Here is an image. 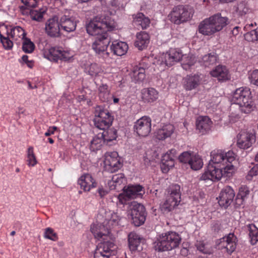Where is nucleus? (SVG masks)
<instances>
[{
    "label": "nucleus",
    "mask_w": 258,
    "mask_h": 258,
    "mask_svg": "<svg viewBox=\"0 0 258 258\" xmlns=\"http://www.w3.org/2000/svg\"><path fill=\"white\" fill-rule=\"evenodd\" d=\"M116 24L110 17H95L86 25L87 33L91 35L98 36L104 33L114 30Z\"/></svg>",
    "instance_id": "f257e3e1"
},
{
    "label": "nucleus",
    "mask_w": 258,
    "mask_h": 258,
    "mask_svg": "<svg viewBox=\"0 0 258 258\" xmlns=\"http://www.w3.org/2000/svg\"><path fill=\"white\" fill-rule=\"evenodd\" d=\"M59 24L63 30L67 32L74 31L77 27V21L73 17L63 15L59 20Z\"/></svg>",
    "instance_id": "6ab92c4d"
},
{
    "label": "nucleus",
    "mask_w": 258,
    "mask_h": 258,
    "mask_svg": "<svg viewBox=\"0 0 258 258\" xmlns=\"http://www.w3.org/2000/svg\"><path fill=\"white\" fill-rule=\"evenodd\" d=\"M237 239L233 233H229L219 240L218 246L219 249H224L231 254L236 249Z\"/></svg>",
    "instance_id": "4468645a"
},
{
    "label": "nucleus",
    "mask_w": 258,
    "mask_h": 258,
    "mask_svg": "<svg viewBox=\"0 0 258 258\" xmlns=\"http://www.w3.org/2000/svg\"><path fill=\"white\" fill-rule=\"evenodd\" d=\"M23 41V50L26 53H32L35 48V45L33 42L27 38H25Z\"/></svg>",
    "instance_id": "603ef678"
},
{
    "label": "nucleus",
    "mask_w": 258,
    "mask_h": 258,
    "mask_svg": "<svg viewBox=\"0 0 258 258\" xmlns=\"http://www.w3.org/2000/svg\"><path fill=\"white\" fill-rule=\"evenodd\" d=\"M133 22L134 24L141 27L143 29H145L150 26V20L145 16L142 13H138L133 16Z\"/></svg>",
    "instance_id": "473e14b6"
},
{
    "label": "nucleus",
    "mask_w": 258,
    "mask_h": 258,
    "mask_svg": "<svg viewBox=\"0 0 258 258\" xmlns=\"http://www.w3.org/2000/svg\"><path fill=\"white\" fill-rule=\"evenodd\" d=\"M168 194L165 201L160 204V209L164 213L172 211L180 202L181 192L180 185L177 184L171 185L168 189Z\"/></svg>",
    "instance_id": "39448f33"
},
{
    "label": "nucleus",
    "mask_w": 258,
    "mask_h": 258,
    "mask_svg": "<svg viewBox=\"0 0 258 258\" xmlns=\"http://www.w3.org/2000/svg\"><path fill=\"white\" fill-rule=\"evenodd\" d=\"M249 79L251 84L258 86V70H255L249 74Z\"/></svg>",
    "instance_id": "680f3d73"
},
{
    "label": "nucleus",
    "mask_w": 258,
    "mask_h": 258,
    "mask_svg": "<svg viewBox=\"0 0 258 258\" xmlns=\"http://www.w3.org/2000/svg\"><path fill=\"white\" fill-rule=\"evenodd\" d=\"M60 27L58 18L57 16H54L46 21L45 27V32L51 37H59L61 35Z\"/></svg>",
    "instance_id": "dca6fc26"
},
{
    "label": "nucleus",
    "mask_w": 258,
    "mask_h": 258,
    "mask_svg": "<svg viewBox=\"0 0 258 258\" xmlns=\"http://www.w3.org/2000/svg\"><path fill=\"white\" fill-rule=\"evenodd\" d=\"M9 32L5 25L0 26V40L4 47L7 50H10L13 46V42L9 39Z\"/></svg>",
    "instance_id": "bb28decb"
},
{
    "label": "nucleus",
    "mask_w": 258,
    "mask_h": 258,
    "mask_svg": "<svg viewBox=\"0 0 258 258\" xmlns=\"http://www.w3.org/2000/svg\"><path fill=\"white\" fill-rule=\"evenodd\" d=\"M73 56V53L70 51L64 50L61 48V54L59 59L64 61L69 60Z\"/></svg>",
    "instance_id": "e2e57ef3"
},
{
    "label": "nucleus",
    "mask_w": 258,
    "mask_h": 258,
    "mask_svg": "<svg viewBox=\"0 0 258 258\" xmlns=\"http://www.w3.org/2000/svg\"><path fill=\"white\" fill-rule=\"evenodd\" d=\"M43 237L53 241H56L58 239L57 234L50 227L44 229Z\"/></svg>",
    "instance_id": "864d4df0"
},
{
    "label": "nucleus",
    "mask_w": 258,
    "mask_h": 258,
    "mask_svg": "<svg viewBox=\"0 0 258 258\" xmlns=\"http://www.w3.org/2000/svg\"><path fill=\"white\" fill-rule=\"evenodd\" d=\"M90 231L94 237L98 240H107L108 237V231L103 224L97 223L91 225Z\"/></svg>",
    "instance_id": "5701e85b"
},
{
    "label": "nucleus",
    "mask_w": 258,
    "mask_h": 258,
    "mask_svg": "<svg viewBox=\"0 0 258 258\" xmlns=\"http://www.w3.org/2000/svg\"><path fill=\"white\" fill-rule=\"evenodd\" d=\"M212 126V121L208 116H200L196 121L197 129L202 135L210 132Z\"/></svg>",
    "instance_id": "412c9836"
},
{
    "label": "nucleus",
    "mask_w": 258,
    "mask_h": 258,
    "mask_svg": "<svg viewBox=\"0 0 258 258\" xmlns=\"http://www.w3.org/2000/svg\"><path fill=\"white\" fill-rule=\"evenodd\" d=\"M78 183L80 185L81 188L85 191H89L97 185L96 180L89 173H85L81 175L78 180Z\"/></svg>",
    "instance_id": "a211bd4d"
},
{
    "label": "nucleus",
    "mask_w": 258,
    "mask_h": 258,
    "mask_svg": "<svg viewBox=\"0 0 258 258\" xmlns=\"http://www.w3.org/2000/svg\"><path fill=\"white\" fill-rule=\"evenodd\" d=\"M181 241L179 234L176 232L168 231L159 236L154 242L156 250H170L178 247Z\"/></svg>",
    "instance_id": "7ed1b4c3"
},
{
    "label": "nucleus",
    "mask_w": 258,
    "mask_h": 258,
    "mask_svg": "<svg viewBox=\"0 0 258 258\" xmlns=\"http://www.w3.org/2000/svg\"><path fill=\"white\" fill-rule=\"evenodd\" d=\"M106 143L101 136H95L91 141L90 148L92 151H96L100 149L103 143Z\"/></svg>",
    "instance_id": "09e8293b"
},
{
    "label": "nucleus",
    "mask_w": 258,
    "mask_h": 258,
    "mask_svg": "<svg viewBox=\"0 0 258 258\" xmlns=\"http://www.w3.org/2000/svg\"><path fill=\"white\" fill-rule=\"evenodd\" d=\"M145 69L141 66V64L135 66L132 71V77L136 82H142L145 78Z\"/></svg>",
    "instance_id": "e433bc0d"
},
{
    "label": "nucleus",
    "mask_w": 258,
    "mask_h": 258,
    "mask_svg": "<svg viewBox=\"0 0 258 258\" xmlns=\"http://www.w3.org/2000/svg\"><path fill=\"white\" fill-rule=\"evenodd\" d=\"M189 165H190L191 168L193 170H199L201 169L203 165L202 159L199 155H195L192 158V160L189 164Z\"/></svg>",
    "instance_id": "3c124183"
},
{
    "label": "nucleus",
    "mask_w": 258,
    "mask_h": 258,
    "mask_svg": "<svg viewBox=\"0 0 258 258\" xmlns=\"http://www.w3.org/2000/svg\"><path fill=\"white\" fill-rule=\"evenodd\" d=\"M104 164L106 169L110 172L117 171L121 167L118 153L116 151L107 152L105 156Z\"/></svg>",
    "instance_id": "2eb2a0df"
},
{
    "label": "nucleus",
    "mask_w": 258,
    "mask_h": 258,
    "mask_svg": "<svg viewBox=\"0 0 258 258\" xmlns=\"http://www.w3.org/2000/svg\"><path fill=\"white\" fill-rule=\"evenodd\" d=\"M101 248L103 249V253L108 252L109 255H115L116 253V246L114 244L110 241H103L98 244L97 248Z\"/></svg>",
    "instance_id": "c9c22d12"
},
{
    "label": "nucleus",
    "mask_w": 258,
    "mask_h": 258,
    "mask_svg": "<svg viewBox=\"0 0 258 258\" xmlns=\"http://www.w3.org/2000/svg\"><path fill=\"white\" fill-rule=\"evenodd\" d=\"M119 218L118 216L114 214L111 215L110 219H106L103 222V225L105 226V228L107 229L108 235L110 233L111 229L114 228L118 224Z\"/></svg>",
    "instance_id": "49530a36"
},
{
    "label": "nucleus",
    "mask_w": 258,
    "mask_h": 258,
    "mask_svg": "<svg viewBox=\"0 0 258 258\" xmlns=\"http://www.w3.org/2000/svg\"><path fill=\"white\" fill-rule=\"evenodd\" d=\"M184 87L186 90L196 89L200 84V76L198 75H187L183 79Z\"/></svg>",
    "instance_id": "c85d7f7f"
},
{
    "label": "nucleus",
    "mask_w": 258,
    "mask_h": 258,
    "mask_svg": "<svg viewBox=\"0 0 258 258\" xmlns=\"http://www.w3.org/2000/svg\"><path fill=\"white\" fill-rule=\"evenodd\" d=\"M212 76L217 78L219 81H226L230 78L229 70L226 67L222 65L217 66L211 72Z\"/></svg>",
    "instance_id": "b1692460"
},
{
    "label": "nucleus",
    "mask_w": 258,
    "mask_h": 258,
    "mask_svg": "<svg viewBox=\"0 0 258 258\" xmlns=\"http://www.w3.org/2000/svg\"><path fill=\"white\" fill-rule=\"evenodd\" d=\"M150 40L149 34L144 31L137 33L135 45L140 50H143L147 47Z\"/></svg>",
    "instance_id": "c756f323"
},
{
    "label": "nucleus",
    "mask_w": 258,
    "mask_h": 258,
    "mask_svg": "<svg viewBox=\"0 0 258 258\" xmlns=\"http://www.w3.org/2000/svg\"><path fill=\"white\" fill-rule=\"evenodd\" d=\"M110 42V39L108 33H104L102 35L96 37L92 44V49L98 56L102 58L105 61H108L111 58L110 53L107 51Z\"/></svg>",
    "instance_id": "423d86ee"
},
{
    "label": "nucleus",
    "mask_w": 258,
    "mask_h": 258,
    "mask_svg": "<svg viewBox=\"0 0 258 258\" xmlns=\"http://www.w3.org/2000/svg\"><path fill=\"white\" fill-rule=\"evenodd\" d=\"M249 236L252 245H254L258 241V228L254 224L248 225Z\"/></svg>",
    "instance_id": "de8ad7c7"
},
{
    "label": "nucleus",
    "mask_w": 258,
    "mask_h": 258,
    "mask_svg": "<svg viewBox=\"0 0 258 258\" xmlns=\"http://www.w3.org/2000/svg\"><path fill=\"white\" fill-rule=\"evenodd\" d=\"M253 26L252 23L247 24L244 27V29L245 31H250L247 32L245 35V39L248 41H258V27L254 30H251V28Z\"/></svg>",
    "instance_id": "f704fd0d"
},
{
    "label": "nucleus",
    "mask_w": 258,
    "mask_h": 258,
    "mask_svg": "<svg viewBox=\"0 0 258 258\" xmlns=\"http://www.w3.org/2000/svg\"><path fill=\"white\" fill-rule=\"evenodd\" d=\"M258 175V164L254 165L250 170L248 172L246 176V179L247 180H251L253 176Z\"/></svg>",
    "instance_id": "bf43d9fd"
},
{
    "label": "nucleus",
    "mask_w": 258,
    "mask_h": 258,
    "mask_svg": "<svg viewBox=\"0 0 258 258\" xmlns=\"http://www.w3.org/2000/svg\"><path fill=\"white\" fill-rule=\"evenodd\" d=\"M130 215L132 223L136 226L143 225L146 220V213L144 206L136 202L131 203Z\"/></svg>",
    "instance_id": "9d476101"
},
{
    "label": "nucleus",
    "mask_w": 258,
    "mask_h": 258,
    "mask_svg": "<svg viewBox=\"0 0 258 258\" xmlns=\"http://www.w3.org/2000/svg\"><path fill=\"white\" fill-rule=\"evenodd\" d=\"M192 16V11L188 6L178 5L173 8L168 18L171 22L179 25L189 20Z\"/></svg>",
    "instance_id": "0eeeda50"
},
{
    "label": "nucleus",
    "mask_w": 258,
    "mask_h": 258,
    "mask_svg": "<svg viewBox=\"0 0 258 258\" xmlns=\"http://www.w3.org/2000/svg\"><path fill=\"white\" fill-rule=\"evenodd\" d=\"M232 102L239 105L241 112L249 113L253 109V103L251 97L250 89L246 87H240L234 92Z\"/></svg>",
    "instance_id": "20e7f679"
},
{
    "label": "nucleus",
    "mask_w": 258,
    "mask_h": 258,
    "mask_svg": "<svg viewBox=\"0 0 258 258\" xmlns=\"http://www.w3.org/2000/svg\"><path fill=\"white\" fill-rule=\"evenodd\" d=\"M183 56L182 52L179 49L170 48L167 52L161 55L159 61L161 62V64L171 67L179 61Z\"/></svg>",
    "instance_id": "9b49d317"
},
{
    "label": "nucleus",
    "mask_w": 258,
    "mask_h": 258,
    "mask_svg": "<svg viewBox=\"0 0 258 258\" xmlns=\"http://www.w3.org/2000/svg\"><path fill=\"white\" fill-rule=\"evenodd\" d=\"M102 72L101 67L96 63H91L85 68V72L91 76L92 77H95L99 75Z\"/></svg>",
    "instance_id": "a18cd8bd"
},
{
    "label": "nucleus",
    "mask_w": 258,
    "mask_h": 258,
    "mask_svg": "<svg viewBox=\"0 0 258 258\" xmlns=\"http://www.w3.org/2000/svg\"><path fill=\"white\" fill-rule=\"evenodd\" d=\"M175 130L173 125L170 123L164 124L155 133V136L159 140H164L169 138Z\"/></svg>",
    "instance_id": "4be33fe9"
},
{
    "label": "nucleus",
    "mask_w": 258,
    "mask_h": 258,
    "mask_svg": "<svg viewBox=\"0 0 258 258\" xmlns=\"http://www.w3.org/2000/svg\"><path fill=\"white\" fill-rule=\"evenodd\" d=\"M128 47L126 43L117 40L112 42L110 49L114 55L122 56L124 55L128 50Z\"/></svg>",
    "instance_id": "cd10ccee"
},
{
    "label": "nucleus",
    "mask_w": 258,
    "mask_h": 258,
    "mask_svg": "<svg viewBox=\"0 0 258 258\" xmlns=\"http://www.w3.org/2000/svg\"><path fill=\"white\" fill-rule=\"evenodd\" d=\"M255 142V135L254 131H241L237 136V146L242 149L250 148Z\"/></svg>",
    "instance_id": "ddd939ff"
},
{
    "label": "nucleus",
    "mask_w": 258,
    "mask_h": 258,
    "mask_svg": "<svg viewBox=\"0 0 258 258\" xmlns=\"http://www.w3.org/2000/svg\"><path fill=\"white\" fill-rule=\"evenodd\" d=\"M125 181L124 176L122 173L114 175L111 180L108 182L110 189L112 190L116 188L117 185H120Z\"/></svg>",
    "instance_id": "37998d69"
},
{
    "label": "nucleus",
    "mask_w": 258,
    "mask_h": 258,
    "mask_svg": "<svg viewBox=\"0 0 258 258\" xmlns=\"http://www.w3.org/2000/svg\"><path fill=\"white\" fill-rule=\"evenodd\" d=\"M218 59V56L216 53L213 52L205 55L202 58L201 62L202 65L206 67H209L215 64Z\"/></svg>",
    "instance_id": "a19ab883"
},
{
    "label": "nucleus",
    "mask_w": 258,
    "mask_h": 258,
    "mask_svg": "<svg viewBox=\"0 0 258 258\" xmlns=\"http://www.w3.org/2000/svg\"><path fill=\"white\" fill-rule=\"evenodd\" d=\"M235 197L234 190L229 186L225 187L221 191L218 203L221 207L227 208Z\"/></svg>",
    "instance_id": "f3484780"
},
{
    "label": "nucleus",
    "mask_w": 258,
    "mask_h": 258,
    "mask_svg": "<svg viewBox=\"0 0 258 258\" xmlns=\"http://www.w3.org/2000/svg\"><path fill=\"white\" fill-rule=\"evenodd\" d=\"M250 192L248 187L246 185H242L239 188V192L237 195V199H240L244 201L248 197Z\"/></svg>",
    "instance_id": "4d7b16f0"
},
{
    "label": "nucleus",
    "mask_w": 258,
    "mask_h": 258,
    "mask_svg": "<svg viewBox=\"0 0 258 258\" xmlns=\"http://www.w3.org/2000/svg\"><path fill=\"white\" fill-rule=\"evenodd\" d=\"M134 130L139 136H147L151 131V118L145 116L138 119L135 123Z\"/></svg>",
    "instance_id": "f8f14e48"
},
{
    "label": "nucleus",
    "mask_w": 258,
    "mask_h": 258,
    "mask_svg": "<svg viewBox=\"0 0 258 258\" xmlns=\"http://www.w3.org/2000/svg\"><path fill=\"white\" fill-rule=\"evenodd\" d=\"M8 28V32H9V35L13 39L16 41L19 40H23L26 37V33L24 30L20 26H16L12 27L11 26L6 25Z\"/></svg>",
    "instance_id": "7c9ffc66"
},
{
    "label": "nucleus",
    "mask_w": 258,
    "mask_h": 258,
    "mask_svg": "<svg viewBox=\"0 0 258 258\" xmlns=\"http://www.w3.org/2000/svg\"><path fill=\"white\" fill-rule=\"evenodd\" d=\"M113 119V116L108 110L100 106L96 108L94 122L97 128L102 130L109 128L112 125Z\"/></svg>",
    "instance_id": "6e6552de"
},
{
    "label": "nucleus",
    "mask_w": 258,
    "mask_h": 258,
    "mask_svg": "<svg viewBox=\"0 0 258 258\" xmlns=\"http://www.w3.org/2000/svg\"><path fill=\"white\" fill-rule=\"evenodd\" d=\"M128 241L130 249L135 251L140 244L141 239L136 233L131 232L128 234Z\"/></svg>",
    "instance_id": "79ce46f5"
},
{
    "label": "nucleus",
    "mask_w": 258,
    "mask_h": 258,
    "mask_svg": "<svg viewBox=\"0 0 258 258\" xmlns=\"http://www.w3.org/2000/svg\"><path fill=\"white\" fill-rule=\"evenodd\" d=\"M209 18L216 33L221 31L228 24V19L222 17L220 13L215 14Z\"/></svg>",
    "instance_id": "aec40b11"
},
{
    "label": "nucleus",
    "mask_w": 258,
    "mask_h": 258,
    "mask_svg": "<svg viewBox=\"0 0 258 258\" xmlns=\"http://www.w3.org/2000/svg\"><path fill=\"white\" fill-rule=\"evenodd\" d=\"M143 187L140 185H128L126 188H124V191L127 193L131 199H135L141 196L142 194Z\"/></svg>",
    "instance_id": "ea45409f"
},
{
    "label": "nucleus",
    "mask_w": 258,
    "mask_h": 258,
    "mask_svg": "<svg viewBox=\"0 0 258 258\" xmlns=\"http://www.w3.org/2000/svg\"><path fill=\"white\" fill-rule=\"evenodd\" d=\"M61 48L51 47L49 49L45 50L43 52L44 57L50 61H57L60 58Z\"/></svg>",
    "instance_id": "72a5a7b5"
},
{
    "label": "nucleus",
    "mask_w": 258,
    "mask_h": 258,
    "mask_svg": "<svg viewBox=\"0 0 258 258\" xmlns=\"http://www.w3.org/2000/svg\"><path fill=\"white\" fill-rule=\"evenodd\" d=\"M183 62L182 67L184 70H187L190 67L192 66L196 62L195 56L192 55H188V56H183Z\"/></svg>",
    "instance_id": "8fccbe9b"
},
{
    "label": "nucleus",
    "mask_w": 258,
    "mask_h": 258,
    "mask_svg": "<svg viewBox=\"0 0 258 258\" xmlns=\"http://www.w3.org/2000/svg\"><path fill=\"white\" fill-rule=\"evenodd\" d=\"M98 97L102 102H107L110 98V90L106 84H101L98 88Z\"/></svg>",
    "instance_id": "58836bf2"
},
{
    "label": "nucleus",
    "mask_w": 258,
    "mask_h": 258,
    "mask_svg": "<svg viewBox=\"0 0 258 258\" xmlns=\"http://www.w3.org/2000/svg\"><path fill=\"white\" fill-rule=\"evenodd\" d=\"M101 137L103 138L104 141L107 145H111L109 143L112 141L115 140L117 138V131L114 128H108L103 130Z\"/></svg>",
    "instance_id": "4c0bfd02"
},
{
    "label": "nucleus",
    "mask_w": 258,
    "mask_h": 258,
    "mask_svg": "<svg viewBox=\"0 0 258 258\" xmlns=\"http://www.w3.org/2000/svg\"><path fill=\"white\" fill-rule=\"evenodd\" d=\"M47 11L46 7H42L38 10H31L30 11V16L31 18L38 22H42L43 19L44 15Z\"/></svg>",
    "instance_id": "c03bdc74"
},
{
    "label": "nucleus",
    "mask_w": 258,
    "mask_h": 258,
    "mask_svg": "<svg viewBox=\"0 0 258 258\" xmlns=\"http://www.w3.org/2000/svg\"><path fill=\"white\" fill-rule=\"evenodd\" d=\"M27 158L28 165L29 166H34L37 164V162L32 147H29L28 148L27 150Z\"/></svg>",
    "instance_id": "5fc2aeb1"
},
{
    "label": "nucleus",
    "mask_w": 258,
    "mask_h": 258,
    "mask_svg": "<svg viewBox=\"0 0 258 258\" xmlns=\"http://www.w3.org/2000/svg\"><path fill=\"white\" fill-rule=\"evenodd\" d=\"M212 230L215 232H218L221 229V224L219 221L214 222L211 226Z\"/></svg>",
    "instance_id": "774afa93"
},
{
    "label": "nucleus",
    "mask_w": 258,
    "mask_h": 258,
    "mask_svg": "<svg viewBox=\"0 0 258 258\" xmlns=\"http://www.w3.org/2000/svg\"><path fill=\"white\" fill-rule=\"evenodd\" d=\"M197 249L204 253H208V251L205 248V245L203 241H198L196 243Z\"/></svg>",
    "instance_id": "338daca9"
},
{
    "label": "nucleus",
    "mask_w": 258,
    "mask_h": 258,
    "mask_svg": "<svg viewBox=\"0 0 258 258\" xmlns=\"http://www.w3.org/2000/svg\"><path fill=\"white\" fill-rule=\"evenodd\" d=\"M235 168L233 164H228L226 166L221 167L212 165L209 163L207 169L201 176V180H210L213 181L220 180L223 176L230 177L234 172Z\"/></svg>",
    "instance_id": "f03ea898"
},
{
    "label": "nucleus",
    "mask_w": 258,
    "mask_h": 258,
    "mask_svg": "<svg viewBox=\"0 0 258 258\" xmlns=\"http://www.w3.org/2000/svg\"><path fill=\"white\" fill-rule=\"evenodd\" d=\"M141 98L146 103H151L158 98V92L153 88H144L141 91Z\"/></svg>",
    "instance_id": "393cba45"
},
{
    "label": "nucleus",
    "mask_w": 258,
    "mask_h": 258,
    "mask_svg": "<svg viewBox=\"0 0 258 258\" xmlns=\"http://www.w3.org/2000/svg\"><path fill=\"white\" fill-rule=\"evenodd\" d=\"M211 163L212 165L224 167L228 164H232L235 161V156L233 152L229 151L224 152L222 150H218L212 151L211 153Z\"/></svg>",
    "instance_id": "1a4fd4ad"
},
{
    "label": "nucleus",
    "mask_w": 258,
    "mask_h": 258,
    "mask_svg": "<svg viewBox=\"0 0 258 258\" xmlns=\"http://www.w3.org/2000/svg\"><path fill=\"white\" fill-rule=\"evenodd\" d=\"M40 0H21V2L27 7H35Z\"/></svg>",
    "instance_id": "69168bd1"
},
{
    "label": "nucleus",
    "mask_w": 258,
    "mask_h": 258,
    "mask_svg": "<svg viewBox=\"0 0 258 258\" xmlns=\"http://www.w3.org/2000/svg\"><path fill=\"white\" fill-rule=\"evenodd\" d=\"M236 11L240 16L246 14L248 11V8L244 2H240L236 7Z\"/></svg>",
    "instance_id": "13d9d810"
},
{
    "label": "nucleus",
    "mask_w": 258,
    "mask_h": 258,
    "mask_svg": "<svg viewBox=\"0 0 258 258\" xmlns=\"http://www.w3.org/2000/svg\"><path fill=\"white\" fill-rule=\"evenodd\" d=\"M118 200L119 204L125 205L128 204V201L131 199L129 196L124 190L123 193L120 194L118 196Z\"/></svg>",
    "instance_id": "052dcab7"
},
{
    "label": "nucleus",
    "mask_w": 258,
    "mask_h": 258,
    "mask_svg": "<svg viewBox=\"0 0 258 258\" xmlns=\"http://www.w3.org/2000/svg\"><path fill=\"white\" fill-rule=\"evenodd\" d=\"M174 159L168 152L162 157L161 163V169L163 173H167L170 168L174 166Z\"/></svg>",
    "instance_id": "2f4dec72"
},
{
    "label": "nucleus",
    "mask_w": 258,
    "mask_h": 258,
    "mask_svg": "<svg viewBox=\"0 0 258 258\" xmlns=\"http://www.w3.org/2000/svg\"><path fill=\"white\" fill-rule=\"evenodd\" d=\"M193 153H190L189 152H184L182 154H181L179 157L178 159L180 162L185 164H189L192 160V158L194 156H195Z\"/></svg>",
    "instance_id": "6e6d98bb"
},
{
    "label": "nucleus",
    "mask_w": 258,
    "mask_h": 258,
    "mask_svg": "<svg viewBox=\"0 0 258 258\" xmlns=\"http://www.w3.org/2000/svg\"><path fill=\"white\" fill-rule=\"evenodd\" d=\"M199 32L204 35L211 36L216 33L210 18L205 19L199 24Z\"/></svg>",
    "instance_id": "a878e982"
},
{
    "label": "nucleus",
    "mask_w": 258,
    "mask_h": 258,
    "mask_svg": "<svg viewBox=\"0 0 258 258\" xmlns=\"http://www.w3.org/2000/svg\"><path fill=\"white\" fill-rule=\"evenodd\" d=\"M103 249H102L101 248H96L94 254V258H109L111 255H109L108 252L106 253H103L102 251Z\"/></svg>",
    "instance_id": "0e129e2a"
}]
</instances>
